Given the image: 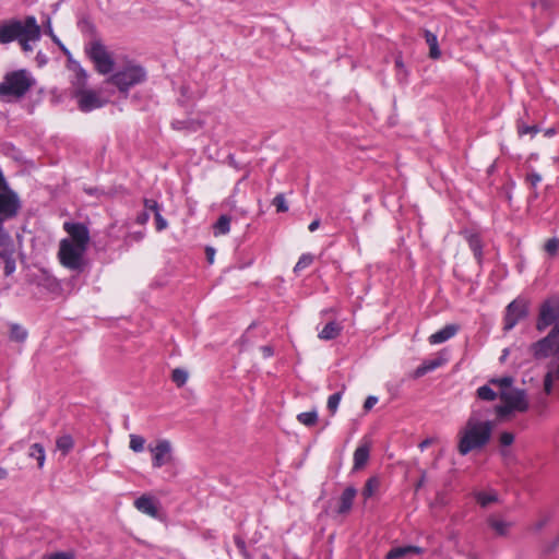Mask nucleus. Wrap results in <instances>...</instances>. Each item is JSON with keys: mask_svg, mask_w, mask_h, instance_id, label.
Segmentation results:
<instances>
[{"mask_svg": "<svg viewBox=\"0 0 559 559\" xmlns=\"http://www.w3.org/2000/svg\"><path fill=\"white\" fill-rule=\"evenodd\" d=\"M554 324L551 331L539 341L531 344L530 353L538 360H547L543 376V390L549 395L559 388V298L550 297L540 308L536 323L539 332Z\"/></svg>", "mask_w": 559, "mask_h": 559, "instance_id": "nucleus-1", "label": "nucleus"}, {"mask_svg": "<svg viewBox=\"0 0 559 559\" xmlns=\"http://www.w3.org/2000/svg\"><path fill=\"white\" fill-rule=\"evenodd\" d=\"M490 408L483 407L475 403L471 415L457 433V451L461 455H466L472 451L480 450L490 440L495 421L488 418Z\"/></svg>", "mask_w": 559, "mask_h": 559, "instance_id": "nucleus-2", "label": "nucleus"}, {"mask_svg": "<svg viewBox=\"0 0 559 559\" xmlns=\"http://www.w3.org/2000/svg\"><path fill=\"white\" fill-rule=\"evenodd\" d=\"M69 237L59 243L58 258L60 263L72 271H79L84 263V254L90 243V231L84 224L64 223Z\"/></svg>", "mask_w": 559, "mask_h": 559, "instance_id": "nucleus-3", "label": "nucleus"}, {"mask_svg": "<svg viewBox=\"0 0 559 559\" xmlns=\"http://www.w3.org/2000/svg\"><path fill=\"white\" fill-rule=\"evenodd\" d=\"M489 384L499 389L501 404L495 406L499 420L511 418L518 413H525L530 408V401L525 390L513 385L512 377L492 378Z\"/></svg>", "mask_w": 559, "mask_h": 559, "instance_id": "nucleus-4", "label": "nucleus"}, {"mask_svg": "<svg viewBox=\"0 0 559 559\" xmlns=\"http://www.w3.org/2000/svg\"><path fill=\"white\" fill-rule=\"evenodd\" d=\"M35 84L34 78L26 70L12 71L0 82V96L7 102L22 98Z\"/></svg>", "mask_w": 559, "mask_h": 559, "instance_id": "nucleus-5", "label": "nucleus"}, {"mask_svg": "<svg viewBox=\"0 0 559 559\" xmlns=\"http://www.w3.org/2000/svg\"><path fill=\"white\" fill-rule=\"evenodd\" d=\"M23 33L36 35L34 16H27L24 21L12 20L0 26V43L9 44L13 40H19Z\"/></svg>", "mask_w": 559, "mask_h": 559, "instance_id": "nucleus-6", "label": "nucleus"}, {"mask_svg": "<svg viewBox=\"0 0 559 559\" xmlns=\"http://www.w3.org/2000/svg\"><path fill=\"white\" fill-rule=\"evenodd\" d=\"M146 78L145 70L138 64H129L123 70L116 72L109 78V82L116 85L119 91L126 92L130 87L142 83Z\"/></svg>", "mask_w": 559, "mask_h": 559, "instance_id": "nucleus-7", "label": "nucleus"}, {"mask_svg": "<svg viewBox=\"0 0 559 559\" xmlns=\"http://www.w3.org/2000/svg\"><path fill=\"white\" fill-rule=\"evenodd\" d=\"M85 51L100 74H108L114 70V59L99 40L91 41Z\"/></svg>", "mask_w": 559, "mask_h": 559, "instance_id": "nucleus-8", "label": "nucleus"}, {"mask_svg": "<svg viewBox=\"0 0 559 559\" xmlns=\"http://www.w3.org/2000/svg\"><path fill=\"white\" fill-rule=\"evenodd\" d=\"M0 259L4 262V274L11 275L16 269L15 245L2 226H0Z\"/></svg>", "mask_w": 559, "mask_h": 559, "instance_id": "nucleus-9", "label": "nucleus"}, {"mask_svg": "<svg viewBox=\"0 0 559 559\" xmlns=\"http://www.w3.org/2000/svg\"><path fill=\"white\" fill-rule=\"evenodd\" d=\"M20 200L8 187L0 190V222L14 217L20 210Z\"/></svg>", "mask_w": 559, "mask_h": 559, "instance_id": "nucleus-10", "label": "nucleus"}, {"mask_svg": "<svg viewBox=\"0 0 559 559\" xmlns=\"http://www.w3.org/2000/svg\"><path fill=\"white\" fill-rule=\"evenodd\" d=\"M75 97L79 108L84 112L100 108L107 103L99 93L93 90L79 88L75 93Z\"/></svg>", "mask_w": 559, "mask_h": 559, "instance_id": "nucleus-11", "label": "nucleus"}, {"mask_svg": "<svg viewBox=\"0 0 559 559\" xmlns=\"http://www.w3.org/2000/svg\"><path fill=\"white\" fill-rule=\"evenodd\" d=\"M527 313V304L523 299H515L507 307L504 317V331L512 330Z\"/></svg>", "mask_w": 559, "mask_h": 559, "instance_id": "nucleus-12", "label": "nucleus"}, {"mask_svg": "<svg viewBox=\"0 0 559 559\" xmlns=\"http://www.w3.org/2000/svg\"><path fill=\"white\" fill-rule=\"evenodd\" d=\"M148 450L153 455L152 465L154 468H159L173 460L171 443L168 440H158L155 445L150 444Z\"/></svg>", "mask_w": 559, "mask_h": 559, "instance_id": "nucleus-13", "label": "nucleus"}, {"mask_svg": "<svg viewBox=\"0 0 559 559\" xmlns=\"http://www.w3.org/2000/svg\"><path fill=\"white\" fill-rule=\"evenodd\" d=\"M356 495L357 490L354 487L349 486L345 488L340 497L338 507L336 510L337 514L345 515L349 513Z\"/></svg>", "mask_w": 559, "mask_h": 559, "instance_id": "nucleus-14", "label": "nucleus"}, {"mask_svg": "<svg viewBox=\"0 0 559 559\" xmlns=\"http://www.w3.org/2000/svg\"><path fill=\"white\" fill-rule=\"evenodd\" d=\"M134 507L142 513L147 514L152 518H156L158 514L157 506L154 499L150 496H141L134 501Z\"/></svg>", "mask_w": 559, "mask_h": 559, "instance_id": "nucleus-15", "label": "nucleus"}, {"mask_svg": "<svg viewBox=\"0 0 559 559\" xmlns=\"http://www.w3.org/2000/svg\"><path fill=\"white\" fill-rule=\"evenodd\" d=\"M459 331V326L456 324H448L441 330L429 336V343L432 345L441 344L453 337Z\"/></svg>", "mask_w": 559, "mask_h": 559, "instance_id": "nucleus-16", "label": "nucleus"}, {"mask_svg": "<svg viewBox=\"0 0 559 559\" xmlns=\"http://www.w3.org/2000/svg\"><path fill=\"white\" fill-rule=\"evenodd\" d=\"M203 126V121L198 119H176L171 122V127L178 131H187V132H195L201 129Z\"/></svg>", "mask_w": 559, "mask_h": 559, "instance_id": "nucleus-17", "label": "nucleus"}, {"mask_svg": "<svg viewBox=\"0 0 559 559\" xmlns=\"http://www.w3.org/2000/svg\"><path fill=\"white\" fill-rule=\"evenodd\" d=\"M370 455V447L367 443L360 444L354 452V469L362 468Z\"/></svg>", "mask_w": 559, "mask_h": 559, "instance_id": "nucleus-18", "label": "nucleus"}, {"mask_svg": "<svg viewBox=\"0 0 559 559\" xmlns=\"http://www.w3.org/2000/svg\"><path fill=\"white\" fill-rule=\"evenodd\" d=\"M421 552H423L421 548L416 547V546L395 547V548H392L386 554L385 558L386 559H399V558H402V557H405V556H408V555H412V554L419 555Z\"/></svg>", "mask_w": 559, "mask_h": 559, "instance_id": "nucleus-19", "label": "nucleus"}, {"mask_svg": "<svg viewBox=\"0 0 559 559\" xmlns=\"http://www.w3.org/2000/svg\"><path fill=\"white\" fill-rule=\"evenodd\" d=\"M487 522L498 536L508 535V532H509L510 527L512 526L511 522H507V521L498 519L496 516H489Z\"/></svg>", "mask_w": 559, "mask_h": 559, "instance_id": "nucleus-20", "label": "nucleus"}, {"mask_svg": "<svg viewBox=\"0 0 559 559\" xmlns=\"http://www.w3.org/2000/svg\"><path fill=\"white\" fill-rule=\"evenodd\" d=\"M342 331V326L332 321V322H329L320 332H319V338L321 340H324V341H330V340H333L335 338L336 336H338V334L341 333Z\"/></svg>", "mask_w": 559, "mask_h": 559, "instance_id": "nucleus-21", "label": "nucleus"}, {"mask_svg": "<svg viewBox=\"0 0 559 559\" xmlns=\"http://www.w3.org/2000/svg\"><path fill=\"white\" fill-rule=\"evenodd\" d=\"M424 37L427 45L429 46V57L432 59H438L441 56V51L439 49L437 36L430 31L426 29L424 32Z\"/></svg>", "mask_w": 559, "mask_h": 559, "instance_id": "nucleus-22", "label": "nucleus"}, {"mask_svg": "<svg viewBox=\"0 0 559 559\" xmlns=\"http://www.w3.org/2000/svg\"><path fill=\"white\" fill-rule=\"evenodd\" d=\"M35 27H36V35H27L26 33H23V35L20 37L19 43L24 51H32L33 46L32 43H36L40 38V27L37 24V21L35 20Z\"/></svg>", "mask_w": 559, "mask_h": 559, "instance_id": "nucleus-23", "label": "nucleus"}, {"mask_svg": "<svg viewBox=\"0 0 559 559\" xmlns=\"http://www.w3.org/2000/svg\"><path fill=\"white\" fill-rule=\"evenodd\" d=\"M466 239H467L471 250L474 253V257L476 258L478 263H480L481 259H483V245H481V241H480L478 235L471 234L466 237Z\"/></svg>", "mask_w": 559, "mask_h": 559, "instance_id": "nucleus-24", "label": "nucleus"}, {"mask_svg": "<svg viewBox=\"0 0 559 559\" xmlns=\"http://www.w3.org/2000/svg\"><path fill=\"white\" fill-rule=\"evenodd\" d=\"M230 217L222 215L213 226V234L215 237L226 235L230 230Z\"/></svg>", "mask_w": 559, "mask_h": 559, "instance_id": "nucleus-25", "label": "nucleus"}, {"mask_svg": "<svg viewBox=\"0 0 559 559\" xmlns=\"http://www.w3.org/2000/svg\"><path fill=\"white\" fill-rule=\"evenodd\" d=\"M443 364H444V359H442V358H436V359H432V360H429V361H425L421 366H419L416 369L415 376L416 377H421V376L426 374L427 372L432 371V370L439 368Z\"/></svg>", "mask_w": 559, "mask_h": 559, "instance_id": "nucleus-26", "label": "nucleus"}, {"mask_svg": "<svg viewBox=\"0 0 559 559\" xmlns=\"http://www.w3.org/2000/svg\"><path fill=\"white\" fill-rule=\"evenodd\" d=\"M73 439L70 435L60 436L56 441V448L66 456L73 448Z\"/></svg>", "mask_w": 559, "mask_h": 559, "instance_id": "nucleus-27", "label": "nucleus"}, {"mask_svg": "<svg viewBox=\"0 0 559 559\" xmlns=\"http://www.w3.org/2000/svg\"><path fill=\"white\" fill-rule=\"evenodd\" d=\"M28 456L35 459L38 463V467L41 468L45 464L46 455L45 449L40 443H34L28 451Z\"/></svg>", "mask_w": 559, "mask_h": 559, "instance_id": "nucleus-28", "label": "nucleus"}, {"mask_svg": "<svg viewBox=\"0 0 559 559\" xmlns=\"http://www.w3.org/2000/svg\"><path fill=\"white\" fill-rule=\"evenodd\" d=\"M477 397L483 401H495L499 396V390L496 392L490 385L479 386L476 391Z\"/></svg>", "mask_w": 559, "mask_h": 559, "instance_id": "nucleus-29", "label": "nucleus"}, {"mask_svg": "<svg viewBox=\"0 0 559 559\" xmlns=\"http://www.w3.org/2000/svg\"><path fill=\"white\" fill-rule=\"evenodd\" d=\"M476 500L481 507H488L490 503L498 501V495L495 491L490 492H478Z\"/></svg>", "mask_w": 559, "mask_h": 559, "instance_id": "nucleus-30", "label": "nucleus"}, {"mask_svg": "<svg viewBox=\"0 0 559 559\" xmlns=\"http://www.w3.org/2000/svg\"><path fill=\"white\" fill-rule=\"evenodd\" d=\"M297 419L300 424L311 427L318 420V413L316 411L300 413L298 414Z\"/></svg>", "mask_w": 559, "mask_h": 559, "instance_id": "nucleus-31", "label": "nucleus"}, {"mask_svg": "<svg viewBox=\"0 0 559 559\" xmlns=\"http://www.w3.org/2000/svg\"><path fill=\"white\" fill-rule=\"evenodd\" d=\"M379 488V479L376 477L369 478L362 489V496L365 499H369Z\"/></svg>", "mask_w": 559, "mask_h": 559, "instance_id": "nucleus-32", "label": "nucleus"}, {"mask_svg": "<svg viewBox=\"0 0 559 559\" xmlns=\"http://www.w3.org/2000/svg\"><path fill=\"white\" fill-rule=\"evenodd\" d=\"M145 439L139 435H130L129 447L132 451L139 453L144 450Z\"/></svg>", "mask_w": 559, "mask_h": 559, "instance_id": "nucleus-33", "label": "nucleus"}, {"mask_svg": "<svg viewBox=\"0 0 559 559\" xmlns=\"http://www.w3.org/2000/svg\"><path fill=\"white\" fill-rule=\"evenodd\" d=\"M342 400V391L336 392L329 396L328 399V409L334 415L338 408L340 402Z\"/></svg>", "mask_w": 559, "mask_h": 559, "instance_id": "nucleus-34", "label": "nucleus"}, {"mask_svg": "<svg viewBox=\"0 0 559 559\" xmlns=\"http://www.w3.org/2000/svg\"><path fill=\"white\" fill-rule=\"evenodd\" d=\"M171 379L178 386H182L188 380V372L177 368L173 371Z\"/></svg>", "mask_w": 559, "mask_h": 559, "instance_id": "nucleus-35", "label": "nucleus"}, {"mask_svg": "<svg viewBox=\"0 0 559 559\" xmlns=\"http://www.w3.org/2000/svg\"><path fill=\"white\" fill-rule=\"evenodd\" d=\"M313 261V257L309 253L302 254L298 262L296 263L294 271L299 272L306 267H308Z\"/></svg>", "mask_w": 559, "mask_h": 559, "instance_id": "nucleus-36", "label": "nucleus"}, {"mask_svg": "<svg viewBox=\"0 0 559 559\" xmlns=\"http://www.w3.org/2000/svg\"><path fill=\"white\" fill-rule=\"evenodd\" d=\"M26 336H27V332L23 328H21L19 325H13L11 328V338H13L17 342H23V341H25Z\"/></svg>", "mask_w": 559, "mask_h": 559, "instance_id": "nucleus-37", "label": "nucleus"}, {"mask_svg": "<svg viewBox=\"0 0 559 559\" xmlns=\"http://www.w3.org/2000/svg\"><path fill=\"white\" fill-rule=\"evenodd\" d=\"M273 205L276 206L277 212L288 211V206L283 194H277L273 199Z\"/></svg>", "mask_w": 559, "mask_h": 559, "instance_id": "nucleus-38", "label": "nucleus"}, {"mask_svg": "<svg viewBox=\"0 0 559 559\" xmlns=\"http://www.w3.org/2000/svg\"><path fill=\"white\" fill-rule=\"evenodd\" d=\"M558 249H559V240L556 238L548 239L547 242L545 243V250L550 255L556 254Z\"/></svg>", "mask_w": 559, "mask_h": 559, "instance_id": "nucleus-39", "label": "nucleus"}, {"mask_svg": "<svg viewBox=\"0 0 559 559\" xmlns=\"http://www.w3.org/2000/svg\"><path fill=\"white\" fill-rule=\"evenodd\" d=\"M499 441L501 445L509 447L513 443L514 436L511 432L504 431L500 435Z\"/></svg>", "mask_w": 559, "mask_h": 559, "instance_id": "nucleus-40", "label": "nucleus"}, {"mask_svg": "<svg viewBox=\"0 0 559 559\" xmlns=\"http://www.w3.org/2000/svg\"><path fill=\"white\" fill-rule=\"evenodd\" d=\"M235 544L237 546V548L239 549V551L241 552V555L246 558V559H250V555L248 554L247 551V548H246V543L242 538H240L239 536H236L235 537Z\"/></svg>", "mask_w": 559, "mask_h": 559, "instance_id": "nucleus-41", "label": "nucleus"}, {"mask_svg": "<svg viewBox=\"0 0 559 559\" xmlns=\"http://www.w3.org/2000/svg\"><path fill=\"white\" fill-rule=\"evenodd\" d=\"M47 559H74L72 551H59L47 556Z\"/></svg>", "mask_w": 559, "mask_h": 559, "instance_id": "nucleus-42", "label": "nucleus"}, {"mask_svg": "<svg viewBox=\"0 0 559 559\" xmlns=\"http://www.w3.org/2000/svg\"><path fill=\"white\" fill-rule=\"evenodd\" d=\"M144 206H145V212L148 213L150 212H153L154 215L156 214V212H159V205L158 203L155 201V200H150V199H145L144 200Z\"/></svg>", "mask_w": 559, "mask_h": 559, "instance_id": "nucleus-43", "label": "nucleus"}, {"mask_svg": "<svg viewBox=\"0 0 559 559\" xmlns=\"http://www.w3.org/2000/svg\"><path fill=\"white\" fill-rule=\"evenodd\" d=\"M526 181L533 188H535L542 181V176L539 174L535 173V171H532V173L527 174Z\"/></svg>", "mask_w": 559, "mask_h": 559, "instance_id": "nucleus-44", "label": "nucleus"}, {"mask_svg": "<svg viewBox=\"0 0 559 559\" xmlns=\"http://www.w3.org/2000/svg\"><path fill=\"white\" fill-rule=\"evenodd\" d=\"M519 134L520 135H524V134H536L538 132V128L536 126H519Z\"/></svg>", "mask_w": 559, "mask_h": 559, "instance_id": "nucleus-45", "label": "nucleus"}, {"mask_svg": "<svg viewBox=\"0 0 559 559\" xmlns=\"http://www.w3.org/2000/svg\"><path fill=\"white\" fill-rule=\"evenodd\" d=\"M154 216H155V221H156V229L158 231L165 229L167 227L166 219L160 215L159 212H156V214Z\"/></svg>", "mask_w": 559, "mask_h": 559, "instance_id": "nucleus-46", "label": "nucleus"}, {"mask_svg": "<svg viewBox=\"0 0 559 559\" xmlns=\"http://www.w3.org/2000/svg\"><path fill=\"white\" fill-rule=\"evenodd\" d=\"M46 33L52 38V40L59 45L62 50H66V48L63 47V45L61 44V41L59 40V38L53 34V31H52V27H51V24H50V20L47 21V29H46Z\"/></svg>", "mask_w": 559, "mask_h": 559, "instance_id": "nucleus-47", "label": "nucleus"}, {"mask_svg": "<svg viewBox=\"0 0 559 559\" xmlns=\"http://www.w3.org/2000/svg\"><path fill=\"white\" fill-rule=\"evenodd\" d=\"M378 403V397L377 396H373V395H370L366 399L365 403H364V409L366 412L370 411L376 404Z\"/></svg>", "mask_w": 559, "mask_h": 559, "instance_id": "nucleus-48", "label": "nucleus"}, {"mask_svg": "<svg viewBox=\"0 0 559 559\" xmlns=\"http://www.w3.org/2000/svg\"><path fill=\"white\" fill-rule=\"evenodd\" d=\"M395 66L399 69V72H397L399 80L405 79L406 72L404 70L403 61L400 58L395 60Z\"/></svg>", "mask_w": 559, "mask_h": 559, "instance_id": "nucleus-49", "label": "nucleus"}, {"mask_svg": "<svg viewBox=\"0 0 559 559\" xmlns=\"http://www.w3.org/2000/svg\"><path fill=\"white\" fill-rule=\"evenodd\" d=\"M86 78H87L86 72L82 68H79V70H78V82H79V84L84 86Z\"/></svg>", "mask_w": 559, "mask_h": 559, "instance_id": "nucleus-50", "label": "nucleus"}, {"mask_svg": "<svg viewBox=\"0 0 559 559\" xmlns=\"http://www.w3.org/2000/svg\"><path fill=\"white\" fill-rule=\"evenodd\" d=\"M547 523V519H543L533 524V530L540 531Z\"/></svg>", "mask_w": 559, "mask_h": 559, "instance_id": "nucleus-51", "label": "nucleus"}, {"mask_svg": "<svg viewBox=\"0 0 559 559\" xmlns=\"http://www.w3.org/2000/svg\"><path fill=\"white\" fill-rule=\"evenodd\" d=\"M261 350L264 357H271L273 355V348L271 346H262Z\"/></svg>", "mask_w": 559, "mask_h": 559, "instance_id": "nucleus-52", "label": "nucleus"}, {"mask_svg": "<svg viewBox=\"0 0 559 559\" xmlns=\"http://www.w3.org/2000/svg\"><path fill=\"white\" fill-rule=\"evenodd\" d=\"M206 255L210 263H213L215 250L213 248H206Z\"/></svg>", "mask_w": 559, "mask_h": 559, "instance_id": "nucleus-53", "label": "nucleus"}, {"mask_svg": "<svg viewBox=\"0 0 559 559\" xmlns=\"http://www.w3.org/2000/svg\"><path fill=\"white\" fill-rule=\"evenodd\" d=\"M320 226V221L319 219H314L313 222L310 223L308 229L313 233L316 231Z\"/></svg>", "mask_w": 559, "mask_h": 559, "instance_id": "nucleus-54", "label": "nucleus"}, {"mask_svg": "<svg viewBox=\"0 0 559 559\" xmlns=\"http://www.w3.org/2000/svg\"><path fill=\"white\" fill-rule=\"evenodd\" d=\"M148 217H150L148 213H147V212H144V213H142L141 215H139V217H138V222H139L140 224H144V223H146V222L148 221Z\"/></svg>", "mask_w": 559, "mask_h": 559, "instance_id": "nucleus-55", "label": "nucleus"}, {"mask_svg": "<svg viewBox=\"0 0 559 559\" xmlns=\"http://www.w3.org/2000/svg\"><path fill=\"white\" fill-rule=\"evenodd\" d=\"M430 444H431V440H430V439H426V440H424L423 442H420L419 448H420V450H425V449H426V448H428Z\"/></svg>", "mask_w": 559, "mask_h": 559, "instance_id": "nucleus-56", "label": "nucleus"}, {"mask_svg": "<svg viewBox=\"0 0 559 559\" xmlns=\"http://www.w3.org/2000/svg\"><path fill=\"white\" fill-rule=\"evenodd\" d=\"M509 352H510V349H509V348H506V349L503 350L502 356L500 357V360H501V361H504V360L507 359V357H508V355H509Z\"/></svg>", "mask_w": 559, "mask_h": 559, "instance_id": "nucleus-57", "label": "nucleus"}, {"mask_svg": "<svg viewBox=\"0 0 559 559\" xmlns=\"http://www.w3.org/2000/svg\"><path fill=\"white\" fill-rule=\"evenodd\" d=\"M8 476V473L4 468L0 467V480L4 479Z\"/></svg>", "mask_w": 559, "mask_h": 559, "instance_id": "nucleus-58", "label": "nucleus"}, {"mask_svg": "<svg viewBox=\"0 0 559 559\" xmlns=\"http://www.w3.org/2000/svg\"><path fill=\"white\" fill-rule=\"evenodd\" d=\"M425 483V476L423 475V477L420 478V480L418 481L417 484V488L421 487Z\"/></svg>", "mask_w": 559, "mask_h": 559, "instance_id": "nucleus-59", "label": "nucleus"}, {"mask_svg": "<svg viewBox=\"0 0 559 559\" xmlns=\"http://www.w3.org/2000/svg\"><path fill=\"white\" fill-rule=\"evenodd\" d=\"M547 136H550L554 134V129H548L545 133Z\"/></svg>", "mask_w": 559, "mask_h": 559, "instance_id": "nucleus-60", "label": "nucleus"}]
</instances>
